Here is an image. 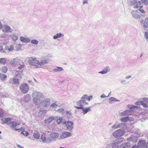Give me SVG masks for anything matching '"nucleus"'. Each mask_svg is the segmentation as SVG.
<instances>
[{
	"label": "nucleus",
	"instance_id": "nucleus-11",
	"mask_svg": "<svg viewBox=\"0 0 148 148\" xmlns=\"http://www.w3.org/2000/svg\"><path fill=\"white\" fill-rule=\"evenodd\" d=\"M131 14L132 17L135 19L139 18L140 17V14L138 10L133 11Z\"/></svg>",
	"mask_w": 148,
	"mask_h": 148
},
{
	"label": "nucleus",
	"instance_id": "nucleus-54",
	"mask_svg": "<svg viewBox=\"0 0 148 148\" xmlns=\"http://www.w3.org/2000/svg\"><path fill=\"white\" fill-rule=\"evenodd\" d=\"M17 38L16 36H14L12 37V39L15 40H17Z\"/></svg>",
	"mask_w": 148,
	"mask_h": 148
},
{
	"label": "nucleus",
	"instance_id": "nucleus-45",
	"mask_svg": "<svg viewBox=\"0 0 148 148\" xmlns=\"http://www.w3.org/2000/svg\"><path fill=\"white\" fill-rule=\"evenodd\" d=\"M31 97L28 94H27L25 96V100H27V98L29 99H30Z\"/></svg>",
	"mask_w": 148,
	"mask_h": 148
},
{
	"label": "nucleus",
	"instance_id": "nucleus-21",
	"mask_svg": "<svg viewBox=\"0 0 148 148\" xmlns=\"http://www.w3.org/2000/svg\"><path fill=\"white\" fill-rule=\"evenodd\" d=\"M113 134L116 138H117L120 135V130H118L116 131L113 132Z\"/></svg>",
	"mask_w": 148,
	"mask_h": 148
},
{
	"label": "nucleus",
	"instance_id": "nucleus-52",
	"mask_svg": "<svg viewBox=\"0 0 148 148\" xmlns=\"http://www.w3.org/2000/svg\"><path fill=\"white\" fill-rule=\"evenodd\" d=\"M64 110L63 109H60L58 110V111L60 112H63Z\"/></svg>",
	"mask_w": 148,
	"mask_h": 148
},
{
	"label": "nucleus",
	"instance_id": "nucleus-26",
	"mask_svg": "<svg viewBox=\"0 0 148 148\" xmlns=\"http://www.w3.org/2000/svg\"><path fill=\"white\" fill-rule=\"evenodd\" d=\"M7 63L6 59L4 58H0V64L4 65Z\"/></svg>",
	"mask_w": 148,
	"mask_h": 148
},
{
	"label": "nucleus",
	"instance_id": "nucleus-17",
	"mask_svg": "<svg viewBox=\"0 0 148 148\" xmlns=\"http://www.w3.org/2000/svg\"><path fill=\"white\" fill-rule=\"evenodd\" d=\"M133 118L128 116L126 117H124L121 119V121H122L126 122L128 121H132L133 120Z\"/></svg>",
	"mask_w": 148,
	"mask_h": 148
},
{
	"label": "nucleus",
	"instance_id": "nucleus-12",
	"mask_svg": "<svg viewBox=\"0 0 148 148\" xmlns=\"http://www.w3.org/2000/svg\"><path fill=\"white\" fill-rule=\"evenodd\" d=\"M59 136V134L56 132H52L49 135V137L51 139V140L58 138Z\"/></svg>",
	"mask_w": 148,
	"mask_h": 148
},
{
	"label": "nucleus",
	"instance_id": "nucleus-42",
	"mask_svg": "<svg viewBox=\"0 0 148 148\" xmlns=\"http://www.w3.org/2000/svg\"><path fill=\"white\" fill-rule=\"evenodd\" d=\"M119 127V124H115L112 126V128L116 129Z\"/></svg>",
	"mask_w": 148,
	"mask_h": 148
},
{
	"label": "nucleus",
	"instance_id": "nucleus-48",
	"mask_svg": "<svg viewBox=\"0 0 148 148\" xmlns=\"http://www.w3.org/2000/svg\"><path fill=\"white\" fill-rule=\"evenodd\" d=\"M5 30L6 32H9L10 31V27H9L8 26L6 27L5 28Z\"/></svg>",
	"mask_w": 148,
	"mask_h": 148
},
{
	"label": "nucleus",
	"instance_id": "nucleus-58",
	"mask_svg": "<svg viewBox=\"0 0 148 148\" xmlns=\"http://www.w3.org/2000/svg\"><path fill=\"white\" fill-rule=\"evenodd\" d=\"M132 148H137L136 147V146H134Z\"/></svg>",
	"mask_w": 148,
	"mask_h": 148
},
{
	"label": "nucleus",
	"instance_id": "nucleus-49",
	"mask_svg": "<svg viewBox=\"0 0 148 148\" xmlns=\"http://www.w3.org/2000/svg\"><path fill=\"white\" fill-rule=\"evenodd\" d=\"M13 49V47L12 46L10 45V47L8 48V49L9 51H12Z\"/></svg>",
	"mask_w": 148,
	"mask_h": 148
},
{
	"label": "nucleus",
	"instance_id": "nucleus-16",
	"mask_svg": "<svg viewBox=\"0 0 148 148\" xmlns=\"http://www.w3.org/2000/svg\"><path fill=\"white\" fill-rule=\"evenodd\" d=\"M71 136V134L69 132H65L63 133L60 136V137L61 139L65 138Z\"/></svg>",
	"mask_w": 148,
	"mask_h": 148
},
{
	"label": "nucleus",
	"instance_id": "nucleus-20",
	"mask_svg": "<svg viewBox=\"0 0 148 148\" xmlns=\"http://www.w3.org/2000/svg\"><path fill=\"white\" fill-rule=\"evenodd\" d=\"M20 39L21 41L24 42H29L30 41V40L29 38L22 36L20 37Z\"/></svg>",
	"mask_w": 148,
	"mask_h": 148
},
{
	"label": "nucleus",
	"instance_id": "nucleus-51",
	"mask_svg": "<svg viewBox=\"0 0 148 148\" xmlns=\"http://www.w3.org/2000/svg\"><path fill=\"white\" fill-rule=\"evenodd\" d=\"M137 0H130V2L132 5Z\"/></svg>",
	"mask_w": 148,
	"mask_h": 148
},
{
	"label": "nucleus",
	"instance_id": "nucleus-2",
	"mask_svg": "<svg viewBox=\"0 0 148 148\" xmlns=\"http://www.w3.org/2000/svg\"><path fill=\"white\" fill-rule=\"evenodd\" d=\"M128 107L130 109V110H126L121 113V115L122 116H128L132 115L134 112V110L132 109H135L138 108L137 106L132 105H129Z\"/></svg>",
	"mask_w": 148,
	"mask_h": 148
},
{
	"label": "nucleus",
	"instance_id": "nucleus-22",
	"mask_svg": "<svg viewBox=\"0 0 148 148\" xmlns=\"http://www.w3.org/2000/svg\"><path fill=\"white\" fill-rule=\"evenodd\" d=\"M141 3L140 1H136L132 5H133V7L135 8H138L140 7Z\"/></svg>",
	"mask_w": 148,
	"mask_h": 148
},
{
	"label": "nucleus",
	"instance_id": "nucleus-10",
	"mask_svg": "<svg viewBox=\"0 0 148 148\" xmlns=\"http://www.w3.org/2000/svg\"><path fill=\"white\" fill-rule=\"evenodd\" d=\"M20 62V60L16 58L12 60L10 62V64L13 66H15L16 65H18V64Z\"/></svg>",
	"mask_w": 148,
	"mask_h": 148
},
{
	"label": "nucleus",
	"instance_id": "nucleus-59",
	"mask_svg": "<svg viewBox=\"0 0 148 148\" xmlns=\"http://www.w3.org/2000/svg\"><path fill=\"white\" fill-rule=\"evenodd\" d=\"M3 115V114L0 113V116H2Z\"/></svg>",
	"mask_w": 148,
	"mask_h": 148
},
{
	"label": "nucleus",
	"instance_id": "nucleus-29",
	"mask_svg": "<svg viewBox=\"0 0 148 148\" xmlns=\"http://www.w3.org/2000/svg\"><path fill=\"white\" fill-rule=\"evenodd\" d=\"M109 71V69L108 67H106L104 69V70L99 72V73H101L102 74H104L107 73Z\"/></svg>",
	"mask_w": 148,
	"mask_h": 148
},
{
	"label": "nucleus",
	"instance_id": "nucleus-35",
	"mask_svg": "<svg viewBox=\"0 0 148 148\" xmlns=\"http://www.w3.org/2000/svg\"><path fill=\"white\" fill-rule=\"evenodd\" d=\"M62 34L61 33H57L56 35H54L53 37V38L56 39L57 38H60L62 36Z\"/></svg>",
	"mask_w": 148,
	"mask_h": 148
},
{
	"label": "nucleus",
	"instance_id": "nucleus-46",
	"mask_svg": "<svg viewBox=\"0 0 148 148\" xmlns=\"http://www.w3.org/2000/svg\"><path fill=\"white\" fill-rule=\"evenodd\" d=\"M121 83L123 84H127L128 83V82H127V81L126 80H122L121 82Z\"/></svg>",
	"mask_w": 148,
	"mask_h": 148
},
{
	"label": "nucleus",
	"instance_id": "nucleus-28",
	"mask_svg": "<svg viewBox=\"0 0 148 148\" xmlns=\"http://www.w3.org/2000/svg\"><path fill=\"white\" fill-rule=\"evenodd\" d=\"M54 119V118L52 117H49L47 119L45 120L46 123H49Z\"/></svg>",
	"mask_w": 148,
	"mask_h": 148
},
{
	"label": "nucleus",
	"instance_id": "nucleus-38",
	"mask_svg": "<svg viewBox=\"0 0 148 148\" xmlns=\"http://www.w3.org/2000/svg\"><path fill=\"white\" fill-rule=\"evenodd\" d=\"M109 101L110 102H116V101H118V100H116L115 98L113 97H110L109 99Z\"/></svg>",
	"mask_w": 148,
	"mask_h": 148
},
{
	"label": "nucleus",
	"instance_id": "nucleus-34",
	"mask_svg": "<svg viewBox=\"0 0 148 148\" xmlns=\"http://www.w3.org/2000/svg\"><path fill=\"white\" fill-rule=\"evenodd\" d=\"M63 70L62 68L61 67H57L56 68L54 69V71L55 72H57L58 71H61Z\"/></svg>",
	"mask_w": 148,
	"mask_h": 148
},
{
	"label": "nucleus",
	"instance_id": "nucleus-9",
	"mask_svg": "<svg viewBox=\"0 0 148 148\" xmlns=\"http://www.w3.org/2000/svg\"><path fill=\"white\" fill-rule=\"evenodd\" d=\"M40 139L43 143H49L51 142V139L49 137L47 138L45 133L43 134L41 137Z\"/></svg>",
	"mask_w": 148,
	"mask_h": 148
},
{
	"label": "nucleus",
	"instance_id": "nucleus-57",
	"mask_svg": "<svg viewBox=\"0 0 148 148\" xmlns=\"http://www.w3.org/2000/svg\"><path fill=\"white\" fill-rule=\"evenodd\" d=\"M87 3V2L86 1H84L83 2V4H85Z\"/></svg>",
	"mask_w": 148,
	"mask_h": 148
},
{
	"label": "nucleus",
	"instance_id": "nucleus-4",
	"mask_svg": "<svg viewBox=\"0 0 148 148\" xmlns=\"http://www.w3.org/2000/svg\"><path fill=\"white\" fill-rule=\"evenodd\" d=\"M136 146V145L135 146ZM137 148H148V142L146 143L144 140H140L138 143Z\"/></svg>",
	"mask_w": 148,
	"mask_h": 148
},
{
	"label": "nucleus",
	"instance_id": "nucleus-23",
	"mask_svg": "<svg viewBox=\"0 0 148 148\" xmlns=\"http://www.w3.org/2000/svg\"><path fill=\"white\" fill-rule=\"evenodd\" d=\"M143 26L145 28H148V17L146 18L143 23Z\"/></svg>",
	"mask_w": 148,
	"mask_h": 148
},
{
	"label": "nucleus",
	"instance_id": "nucleus-5",
	"mask_svg": "<svg viewBox=\"0 0 148 148\" xmlns=\"http://www.w3.org/2000/svg\"><path fill=\"white\" fill-rule=\"evenodd\" d=\"M142 100V101L136 102V104L137 105H142L144 108H148V98H143Z\"/></svg>",
	"mask_w": 148,
	"mask_h": 148
},
{
	"label": "nucleus",
	"instance_id": "nucleus-53",
	"mask_svg": "<svg viewBox=\"0 0 148 148\" xmlns=\"http://www.w3.org/2000/svg\"><path fill=\"white\" fill-rule=\"evenodd\" d=\"M132 77V76L130 75H129L127 76L126 77H125V79H130Z\"/></svg>",
	"mask_w": 148,
	"mask_h": 148
},
{
	"label": "nucleus",
	"instance_id": "nucleus-33",
	"mask_svg": "<svg viewBox=\"0 0 148 148\" xmlns=\"http://www.w3.org/2000/svg\"><path fill=\"white\" fill-rule=\"evenodd\" d=\"M130 145L129 143H125L122 145H121V148H127L129 147Z\"/></svg>",
	"mask_w": 148,
	"mask_h": 148
},
{
	"label": "nucleus",
	"instance_id": "nucleus-14",
	"mask_svg": "<svg viewBox=\"0 0 148 148\" xmlns=\"http://www.w3.org/2000/svg\"><path fill=\"white\" fill-rule=\"evenodd\" d=\"M50 100L49 99L47 98L41 102V104L44 107H46L50 105Z\"/></svg>",
	"mask_w": 148,
	"mask_h": 148
},
{
	"label": "nucleus",
	"instance_id": "nucleus-18",
	"mask_svg": "<svg viewBox=\"0 0 148 148\" xmlns=\"http://www.w3.org/2000/svg\"><path fill=\"white\" fill-rule=\"evenodd\" d=\"M66 127L69 130H70L72 129L73 126V123L72 122L68 121L66 124Z\"/></svg>",
	"mask_w": 148,
	"mask_h": 148
},
{
	"label": "nucleus",
	"instance_id": "nucleus-39",
	"mask_svg": "<svg viewBox=\"0 0 148 148\" xmlns=\"http://www.w3.org/2000/svg\"><path fill=\"white\" fill-rule=\"evenodd\" d=\"M142 3L145 5L148 4V0H141Z\"/></svg>",
	"mask_w": 148,
	"mask_h": 148
},
{
	"label": "nucleus",
	"instance_id": "nucleus-37",
	"mask_svg": "<svg viewBox=\"0 0 148 148\" xmlns=\"http://www.w3.org/2000/svg\"><path fill=\"white\" fill-rule=\"evenodd\" d=\"M23 130H21L22 131L21 134L26 136H28L29 135L28 132H27L24 131V128H23Z\"/></svg>",
	"mask_w": 148,
	"mask_h": 148
},
{
	"label": "nucleus",
	"instance_id": "nucleus-56",
	"mask_svg": "<svg viewBox=\"0 0 148 148\" xmlns=\"http://www.w3.org/2000/svg\"><path fill=\"white\" fill-rule=\"evenodd\" d=\"M3 49V47L1 46H0V51H2Z\"/></svg>",
	"mask_w": 148,
	"mask_h": 148
},
{
	"label": "nucleus",
	"instance_id": "nucleus-61",
	"mask_svg": "<svg viewBox=\"0 0 148 148\" xmlns=\"http://www.w3.org/2000/svg\"><path fill=\"white\" fill-rule=\"evenodd\" d=\"M1 132L0 131V134H1Z\"/></svg>",
	"mask_w": 148,
	"mask_h": 148
},
{
	"label": "nucleus",
	"instance_id": "nucleus-13",
	"mask_svg": "<svg viewBox=\"0 0 148 148\" xmlns=\"http://www.w3.org/2000/svg\"><path fill=\"white\" fill-rule=\"evenodd\" d=\"M83 102L80 100L77 102V106H75V108L77 109H82L84 108V105H83Z\"/></svg>",
	"mask_w": 148,
	"mask_h": 148
},
{
	"label": "nucleus",
	"instance_id": "nucleus-24",
	"mask_svg": "<svg viewBox=\"0 0 148 148\" xmlns=\"http://www.w3.org/2000/svg\"><path fill=\"white\" fill-rule=\"evenodd\" d=\"M91 107H88L86 108L82 109L83 113L84 114H85L87 112L91 111Z\"/></svg>",
	"mask_w": 148,
	"mask_h": 148
},
{
	"label": "nucleus",
	"instance_id": "nucleus-30",
	"mask_svg": "<svg viewBox=\"0 0 148 148\" xmlns=\"http://www.w3.org/2000/svg\"><path fill=\"white\" fill-rule=\"evenodd\" d=\"M56 121L58 124H59L62 122V119L60 117H56Z\"/></svg>",
	"mask_w": 148,
	"mask_h": 148
},
{
	"label": "nucleus",
	"instance_id": "nucleus-15",
	"mask_svg": "<svg viewBox=\"0 0 148 148\" xmlns=\"http://www.w3.org/2000/svg\"><path fill=\"white\" fill-rule=\"evenodd\" d=\"M2 121L3 123H7L8 125H10L11 123V119L10 118H3L2 119Z\"/></svg>",
	"mask_w": 148,
	"mask_h": 148
},
{
	"label": "nucleus",
	"instance_id": "nucleus-55",
	"mask_svg": "<svg viewBox=\"0 0 148 148\" xmlns=\"http://www.w3.org/2000/svg\"><path fill=\"white\" fill-rule=\"evenodd\" d=\"M17 147L18 148H24V147H22L19 145H17Z\"/></svg>",
	"mask_w": 148,
	"mask_h": 148
},
{
	"label": "nucleus",
	"instance_id": "nucleus-44",
	"mask_svg": "<svg viewBox=\"0 0 148 148\" xmlns=\"http://www.w3.org/2000/svg\"><path fill=\"white\" fill-rule=\"evenodd\" d=\"M31 42L33 44L36 45L38 44V42L36 40H33L31 41Z\"/></svg>",
	"mask_w": 148,
	"mask_h": 148
},
{
	"label": "nucleus",
	"instance_id": "nucleus-47",
	"mask_svg": "<svg viewBox=\"0 0 148 148\" xmlns=\"http://www.w3.org/2000/svg\"><path fill=\"white\" fill-rule=\"evenodd\" d=\"M141 7L142 6H141L140 8L139 9V10H138L139 11V12L140 11L142 13H145V11L141 8Z\"/></svg>",
	"mask_w": 148,
	"mask_h": 148
},
{
	"label": "nucleus",
	"instance_id": "nucleus-62",
	"mask_svg": "<svg viewBox=\"0 0 148 148\" xmlns=\"http://www.w3.org/2000/svg\"><path fill=\"white\" fill-rule=\"evenodd\" d=\"M59 148H64V147H60Z\"/></svg>",
	"mask_w": 148,
	"mask_h": 148
},
{
	"label": "nucleus",
	"instance_id": "nucleus-60",
	"mask_svg": "<svg viewBox=\"0 0 148 148\" xmlns=\"http://www.w3.org/2000/svg\"><path fill=\"white\" fill-rule=\"evenodd\" d=\"M101 98H103V97H103V95H102L101 96Z\"/></svg>",
	"mask_w": 148,
	"mask_h": 148
},
{
	"label": "nucleus",
	"instance_id": "nucleus-31",
	"mask_svg": "<svg viewBox=\"0 0 148 148\" xmlns=\"http://www.w3.org/2000/svg\"><path fill=\"white\" fill-rule=\"evenodd\" d=\"M34 138L36 139H38L40 137V135L39 133H34L33 134Z\"/></svg>",
	"mask_w": 148,
	"mask_h": 148
},
{
	"label": "nucleus",
	"instance_id": "nucleus-41",
	"mask_svg": "<svg viewBox=\"0 0 148 148\" xmlns=\"http://www.w3.org/2000/svg\"><path fill=\"white\" fill-rule=\"evenodd\" d=\"M57 106V105L55 103H52L50 106V107L53 108H56Z\"/></svg>",
	"mask_w": 148,
	"mask_h": 148
},
{
	"label": "nucleus",
	"instance_id": "nucleus-19",
	"mask_svg": "<svg viewBox=\"0 0 148 148\" xmlns=\"http://www.w3.org/2000/svg\"><path fill=\"white\" fill-rule=\"evenodd\" d=\"M9 83L13 84H19V82L18 79L14 78L13 79H10L9 80Z\"/></svg>",
	"mask_w": 148,
	"mask_h": 148
},
{
	"label": "nucleus",
	"instance_id": "nucleus-8",
	"mask_svg": "<svg viewBox=\"0 0 148 148\" xmlns=\"http://www.w3.org/2000/svg\"><path fill=\"white\" fill-rule=\"evenodd\" d=\"M42 96V95L39 93H38L36 95L34 96V99L33 100L34 102L36 105H37L41 103L40 102V99Z\"/></svg>",
	"mask_w": 148,
	"mask_h": 148
},
{
	"label": "nucleus",
	"instance_id": "nucleus-3",
	"mask_svg": "<svg viewBox=\"0 0 148 148\" xmlns=\"http://www.w3.org/2000/svg\"><path fill=\"white\" fill-rule=\"evenodd\" d=\"M10 126L11 128L15 130H23L22 127H21L19 123L15 121H12L11 123Z\"/></svg>",
	"mask_w": 148,
	"mask_h": 148
},
{
	"label": "nucleus",
	"instance_id": "nucleus-50",
	"mask_svg": "<svg viewBox=\"0 0 148 148\" xmlns=\"http://www.w3.org/2000/svg\"><path fill=\"white\" fill-rule=\"evenodd\" d=\"M125 133V131L123 130H121V136Z\"/></svg>",
	"mask_w": 148,
	"mask_h": 148
},
{
	"label": "nucleus",
	"instance_id": "nucleus-43",
	"mask_svg": "<svg viewBox=\"0 0 148 148\" xmlns=\"http://www.w3.org/2000/svg\"><path fill=\"white\" fill-rule=\"evenodd\" d=\"M23 64H20V65L19 66H18V68L19 69L21 70V69L23 68L25 66L24 64L23 63H22Z\"/></svg>",
	"mask_w": 148,
	"mask_h": 148
},
{
	"label": "nucleus",
	"instance_id": "nucleus-7",
	"mask_svg": "<svg viewBox=\"0 0 148 148\" xmlns=\"http://www.w3.org/2000/svg\"><path fill=\"white\" fill-rule=\"evenodd\" d=\"M92 99V96H88L87 95H84L81 98V99L80 100L83 103L86 105H87L88 103L86 102V100H87L88 101H90L91 99Z\"/></svg>",
	"mask_w": 148,
	"mask_h": 148
},
{
	"label": "nucleus",
	"instance_id": "nucleus-32",
	"mask_svg": "<svg viewBox=\"0 0 148 148\" xmlns=\"http://www.w3.org/2000/svg\"><path fill=\"white\" fill-rule=\"evenodd\" d=\"M7 77V76L6 75L2 73H0V78L2 81L4 80Z\"/></svg>",
	"mask_w": 148,
	"mask_h": 148
},
{
	"label": "nucleus",
	"instance_id": "nucleus-36",
	"mask_svg": "<svg viewBox=\"0 0 148 148\" xmlns=\"http://www.w3.org/2000/svg\"><path fill=\"white\" fill-rule=\"evenodd\" d=\"M130 140L133 142H137L138 140L137 137L136 136H133L130 138Z\"/></svg>",
	"mask_w": 148,
	"mask_h": 148
},
{
	"label": "nucleus",
	"instance_id": "nucleus-6",
	"mask_svg": "<svg viewBox=\"0 0 148 148\" xmlns=\"http://www.w3.org/2000/svg\"><path fill=\"white\" fill-rule=\"evenodd\" d=\"M20 90L23 93H27L29 90V88L27 84L23 83L19 87Z\"/></svg>",
	"mask_w": 148,
	"mask_h": 148
},
{
	"label": "nucleus",
	"instance_id": "nucleus-1",
	"mask_svg": "<svg viewBox=\"0 0 148 148\" xmlns=\"http://www.w3.org/2000/svg\"><path fill=\"white\" fill-rule=\"evenodd\" d=\"M27 62L29 64L33 65L37 68H40L44 64L48 63V60L44 58L40 61L37 60V58L32 57L29 58Z\"/></svg>",
	"mask_w": 148,
	"mask_h": 148
},
{
	"label": "nucleus",
	"instance_id": "nucleus-40",
	"mask_svg": "<svg viewBox=\"0 0 148 148\" xmlns=\"http://www.w3.org/2000/svg\"><path fill=\"white\" fill-rule=\"evenodd\" d=\"M144 37L145 39H148V30L145 32Z\"/></svg>",
	"mask_w": 148,
	"mask_h": 148
},
{
	"label": "nucleus",
	"instance_id": "nucleus-27",
	"mask_svg": "<svg viewBox=\"0 0 148 148\" xmlns=\"http://www.w3.org/2000/svg\"><path fill=\"white\" fill-rule=\"evenodd\" d=\"M1 71L4 73H6L8 70V68L5 66H3L1 69Z\"/></svg>",
	"mask_w": 148,
	"mask_h": 148
},
{
	"label": "nucleus",
	"instance_id": "nucleus-25",
	"mask_svg": "<svg viewBox=\"0 0 148 148\" xmlns=\"http://www.w3.org/2000/svg\"><path fill=\"white\" fill-rule=\"evenodd\" d=\"M22 74L23 71H16L15 73V74L16 76L18 77L21 78L22 77L21 75H22Z\"/></svg>",
	"mask_w": 148,
	"mask_h": 148
}]
</instances>
